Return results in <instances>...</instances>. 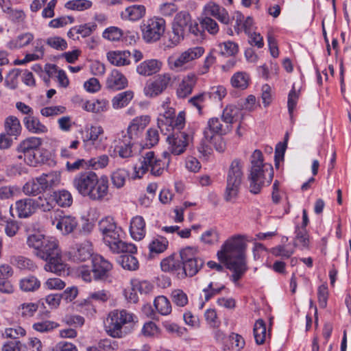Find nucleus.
<instances>
[{"label": "nucleus", "instance_id": "f257e3e1", "mask_svg": "<svg viewBox=\"0 0 351 351\" xmlns=\"http://www.w3.org/2000/svg\"><path fill=\"white\" fill-rule=\"evenodd\" d=\"M247 243L243 235H234L226 241L217 252L218 258L226 263L232 272L231 280L237 283L247 270L246 263Z\"/></svg>", "mask_w": 351, "mask_h": 351}, {"label": "nucleus", "instance_id": "f03ea898", "mask_svg": "<svg viewBox=\"0 0 351 351\" xmlns=\"http://www.w3.org/2000/svg\"><path fill=\"white\" fill-rule=\"evenodd\" d=\"M98 226L104 243L112 252L117 254L136 252L137 249L134 244L128 243L121 240L123 230L117 225L113 217L107 216L102 218L99 221Z\"/></svg>", "mask_w": 351, "mask_h": 351}, {"label": "nucleus", "instance_id": "7ed1b4c3", "mask_svg": "<svg viewBox=\"0 0 351 351\" xmlns=\"http://www.w3.org/2000/svg\"><path fill=\"white\" fill-rule=\"evenodd\" d=\"M251 167L248 180L252 193L258 194L266 184H269L274 177L273 167L263 162V156L259 149L254 151L250 158Z\"/></svg>", "mask_w": 351, "mask_h": 351}, {"label": "nucleus", "instance_id": "20e7f679", "mask_svg": "<svg viewBox=\"0 0 351 351\" xmlns=\"http://www.w3.org/2000/svg\"><path fill=\"white\" fill-rule=\"evenodd\" d=\"M35 256L46 262L44 269L46 271L62 275L66 269V264L62 260V252L57 239L47 237L43 245L35 252Z\"/></svg>", "mask_w": 351, "mask_h": 351}, {"label": "nucleus", "instance_id": "39448f33", "mask_svg": "<svg viewBox=\"0 0 351 351\" xmlns=\"http://www.w3.org/2000/svg\"><path fill=\"white\" fill-rule=\"evenodd\" d=\"M134 314L125 309L113 310L106 319L105 330L112 338H123L128 334L125 326L134 322Z\"/></svg>", "mask_w": 351, "mask_h": 351}, {"label": "nucleus", "instance_id": "423d86ee", "mask_svg": "<svg viewBox=\"0 0 351 351\" xmlns=\"http://www.w3.org/2000/svg\"><path fill=\"white\" fill-rule=\"evenodd\" d=\"M163 160L157 158L154 152H146L134 167V177L141 178L148 171L154 176H160L165 168L169 162V154L167 152L162 154Z\"/></svg>", "mask_w": 351, "mask_h": 351}, {"label": "nucleus", "instance_id": "0eeeda50", "mask_svg": "<svg viewBox=\"0 0 351 351\" xmlns=\"http://www.w3.org/2000/svg\"><path fill=\"white\" fill-rule=\"evenodd\" d=\"M42 144L43 140L39 137L31 136L23 140L16 147L17 158L32 167L44 162V160L38 156Z\"/></svg>", "mask_w": 351, "mask_h": 351}, {"label": "nucleus", "instance_id": "6e6552de", "mask_svg": "<svg viewBox=\"0 0 351 351\" xmlns=\"http://www.w3.org/2000/svg\"><path fill=\"white\" fill-rule=\"evenodd\" d=\"M243 162L239 158L234 159L230 163L224 193V199L227 202H231L238 195L243 178Z\"/></svg>", "mask_w": 351, "mask_h": 351}, {"label": "nucleus", "instance_id": "1a4fd4ad", "mask_svg": "<svg viewBox=\"0 0 351 351\" xmlns=\"http://www.w3.org/2000/svg\"><path fill=\"white\" fill-rule=\"evenodd\" d=\"M165 21L154 16L143 21L141 25L142 38L146 43H154L160 39L165 32Z\"/></svg>", "mask_w": 351, "mask_h": 351}, {"label": "nucleus", "instance_id": "9d476101", "mask_svg": "<svg viewBox=\"0 0 351 351\" xmlns=\"http://www.w3.org/2000/svg\"><path fill=\"white\" fill-rule=\"evenodd\" d=\"M204 53V49L202 47L189 48L178 57L169 56L167 59L168 66L172 71H182L185 70L187 63L200 58Z\"/></svg>", "mask_w": 351, "mask_h": 351}, {"label": "nucleus", "instance_id": "9b49d317", "mask_svg": "<svg viewBox=\"0 0 351 351\" xmlns=\"http://www.w3.org/2000/svg\"><path fill=\"white\" fill-rule=\"evenodd\" d=\"M194 131L192 129H188L186 131H177L168 136L167 141L169 144V152L174 155H180L183 154L189 142L193 140Z\"/></svg>", "mask_w": 351, "mask_h": 351}, {"label": "nucleus", "instance_id": "f8f14e48", "mask_svg": "<svg viewBox=\"0 0 351 351\" xmlns=\"http://www.w3.org/2000/svg\"><path fill=\"white\" fill-rule=\"evenodd\" d=\"M171 82V75L169 73L158 74L151 82L146 83L143 93L147 97H155L160 95Z\"/></svg>", "mask_w": 351, "mask_h": 351}, {"label": "nucleus", "instance_id": "ddd939ff", "mask_svg": "<svg viewBox=\"0 0 351 351\" xmlns=\"http://www.w3.org/2000/svg\"><path fill=\"white\" fill-rule=\"evenodd\" d=\"M98 177L93 171L80 172L73 178V186L80 195L86 197Z\"/></svg>", "mask_w": 351, "mask_h": 351}, {"label": "nucleus", "instance_id": "4468645a", "mask_svg": "<svg viewBox=\"0 0 351 351\" xmlns=\"http://www.w3.org/2000/svg\"><path fill=\"white\" fill-rule=\"evenodd\" d=\"M10 215L20 219H25L33 215L36 212L34 200L31 197H25L17 200L10 208Z\"/></svg>", "mask_w": 351, "mask_h": 351}, {"label": "nucleus", "instance_id": "2eb2a0df", "mask_svg": "<svg viewBox=\"0 0 351 351\" xmlns=\"http://www.w3.org/2000/svg\"><path fill=\"white\" fill-rule=\"evenodd\" d=\"M232 129L230 125L222 124L217 117L210 118L204 128L203 134L205 139L212 141L215 136H223L230 132Z\"/></svg>", "mask_w": 351, "mask_h": 351}, {"label": "nucleus", "instance_id": "dca6fc26", "mask_svg": "<svg viewBox=\"0 0 351 351\" xmlns=\"http://www.w3.org/2000/svg\"><path fill=\"white\" fill-rule=\"evenodd\" d=\"M94 183L90 191L87 194L86 197L95 202H102L107 199L108 195V180L106 176L99 178Z\"/></svg>", "mask_w": 351, "mask_h": 351}, {"label": "nucleus", "instance_id": "f3484780", "mask_svg": "<svg viewBox=\"0 0 351 351\" xmlns=\"http://www.w3.org/2000/svg\"><path fill=\"white\" fill-rule=\"evenodd\" d=\"M54 226L63 234L73 232L78 226V221L75 217L69 215H58L51 221Z\"/></svg>", "mask_w": 351, "mask_h": 351}, {"label": "nucleus", "instance_id": "a211bd4d", "mask_svg": "<svg viewBox=\"0 0 351 351\" xmlns=\"http://www.w3.org/2000/svg\"><path fill=\"white\" fill-rule=\"evenodd\" d=\"M93 273L96 279H104L109 276L112 269L110 261L100 255H95L92 260Z\"/></svg>", "mask_w": 351, "mask_h": 351}, {"label": "nucleus", "instance_id": "6ab92c4d", "mask_svg": "<svg viewBox=\"0 0 351 351\" xmlns=\"http://www.w3.org/2000/svg\"><path fill=\"white\" fill-rule=\"evenodd\" d=\"M151 121L149 115H141L134 118L128 127V134L132 139L138 138Z\"/></svg>", "mask_w": 351, "mask_h": 351}, {"label": "nucleus", "instance_id": "aec40b11", "mask_svg": "<svg viewBox=\"0 0 351 351\" xmlns=\"http://www.w3.org/2000/svg\"><path fill=\"white\" fill-rule=\"evenodd\" d=\"M204 12L206 16H213L225 25L230 23V17L227 10L214 2H208L204 6Z\"/></svg>", "mask_w": 351, "mask_h": 351}, {"label": "nucleus", "instance_id": "412c9836", "mask_svg": "<svg viewBox=\"0 0 351 351\" xmlns=\"http://www.w3.org/2000/svg\"><path fill=\"white\" fill-rule=\"evenodd\" d=\"M132 138L130 136H123V138L115 139L111 147H113L114 152L122 158H130L132 156Z\"/></svg>", "mask_w": 351, "mask_h": 351}, {"label": "nucleus", "instance_id": "4be33fe9", "mask_svg": "<svg viewBox=\"0 0 351 351\" xmlns=\"http://www.w3.org/2000/svg\"><path fill=\"white\" fill-rule=\"evenodd\" d=\"M181 261L175 258L174 255H170L162 260L160 263L161 269L165 272H168L176 275L178 278L184 279V271L182 269Z\"/></svg>", "mask_w": 351, "mask_h": 351}, {"label": "nucleus", "instance_id": "5701e85b", "mask_svg": "<svg viewBox=\"0 0 351 351\" xmlns=\"http://www.w3.org/2000/svg\"><path fill=\"white\" fill-rule=\"evenodd\" d=\"M162 67V62L157 59H150L141 62L136 67V72L143 76H150L158 73Z\"/></svg>", "mask_w": 351, "mask_h": 351}, {"label": "nucleus", "instance_id": "b1692460", "mask_svg": "<svg viewBox=\"0 0 351 351\" xmlns=\"http://www.w3.org/2000/svg\"><path fill=\"white\" fill-rule=\"evenodd\" d=\"M104 130L100 125H92L88 130L86 140L84 141L85 146H93L96 149H104L102 138Z\"/></svg>", "mask_w": 351, "mask_h": 351}, {"label": "nucleus", "instance_id": "393cba45", "mask_svg": "<svg viewBox=\"0 0 351 351\" xmlns=\"http://www.w3.org/2000/svg\"><path fill=\"white\" fill-rule=\"evenodd\" d=\"M128 80L117 69H113L106 79V87L108 89L119 90L128 86Z\"/></svg>", "mask_w": 351, "mask_h": 351}, {"label": "nucleus", "instance_id": "a878e982", "mask_svg": "<svg viewBox=\"0 0 351 351\" xmlns=\"http://www.w3.org/2000/svg\"><path fill=\"white\" fill-rule=\"evenodd\" d=\"M130 233L136 241L142 240L146 234L145 222L141 216L134 217L130 221Z\"/></svg>", "mask_w": 351, "mask_h": 351}, {"label": "nucleus", "instance_id": "bb28decb", "mask_svg": "<svg viewBox=\"0 0 351 351\" xmlns=\"http://www.w3.org/2000/svg\"><path fill=\"white\" fill-rule=\"evenodd\" d=\"M243 117L242 110L240 108L234 105L227 106L223 110L221 119L226 125H232L239 121Z\"/></svg>", "mask_w": 351, "mask_h": 351}, {"label": "nucleus", "instance_id": "cd10ccee", "mask_svg": "<svg viewBox=\"0 0 351 351\" xmlns=\"http://www.w3.org/2000/svg\"><path fill=\"white\" fill-rule=\"evenodd\" d=\"M23 121L25 128L32 134H40L48 132L47 127L33 114L29 117H25Z\"/></svg>", "mask_w": 351, "mask_h": 351}, {"label": "nucleus", "instance_id": "c85d7f7f", "mask_svg": "<svg viewBox=\"0 0 351 351\" xmlns=\"http://www.w3.org/2000/svg\"><path fill=\"white\" fill-rule=\"evenodd\" d=\"M196 82L197 77L194 73H189L184 77L177 90L178 96L180 98H184L190 95Z\"/></svg>", "mask_w": 351, "mask_h": 351}, {"label": "nucleus", "instance_id": "c756f323", "mask_svg": "<svg viewBox=\"0 0 351 351\" xmlns=\"http://www.w3.org/2000/svg\"><path fill=\"white\" fill-rule=\"evenodd\" d=\"M38 177L45 191L58 186L61 182V173L57 171L43 173Z\"/></svg>", "mask_w": 351, "mask_h": 351}, {"label": "nucleus", "instance_id": "7c9ffc66", "mask_svg": "<svg viewBox=\"0 0 351 351\" xmlns=\"http://www.w3.org/2000/svg\"><path fill=\"white\" fill-rule=\"evenodd\" d=\"M131 52L129 51H110L107 54L108 61L117 66H122L130 64V57Z\"/></svg>", "mask_w": 351, "mask_h": 351}, {"label": "nucleus", "instance_id": "2f4dec72", "mask_svg": "<svg viewBox=\"0 0 351 351\" xmlns=\"http://www.w3.org/2000/svg\"><path fill=\"white\" fill-rule=\"evenodd\" d=\"M92 255L93 250L88 242L77 245L75 250L73 252L74 261L78 262L86 261L90 259Z\"/></svg>", "mask_w": 351, "mask_h": 351}, {"label": "nucleus", "instance_id": "473e14b6", "mask_svg": "<svg viewBox=\"0 0 351 351\" xmlns=\"http://www.w3.org/2000/svg\"><path fill=\"white\" fill-rule=\"evenodd\" d=\"M295 234L293 239L294 247L301 250L308 249L310 241L306 229L297 226L295 228Z\"/></svg>", "mask_w": 351, "mask_h": 351}, {"label": "nucleus", "instance_id": "72a5a7b5", "mask_svg": "<svg viewBox=\"0 0 351 351\" xmlns=\"http://www.w3.org/2000/svg\"><path fill=\"white\" fill-rule=\"evenodd\" d=\"M134 92L128 90L118 93L112 99V106L115 110L126 107L134 98Z\"/></svg>", "mask_w": 351, "mask_h": 351}, {"label": "nucleus", "instance_id": "f704fd0d", "mask_svg": "<svg viewBox=\"0 0 351 351\" xmlns=\"http://www.w3.org/2000/svg\"><path fill=\"white\" fill-rule=\"evenodd\" d=\"M109 102L106 99H98L91 101H86L82 104V108L90 112L100 113L105 112L108 110Z\"/></svg>", "mask_w": 351, "mask_h": 351}, {"label": "nucleus", "instance_id": "c9c22d12", "mask_svg": "<svg viewBox=\"0 0 351 351\" xmlns=\"http://www.w3.org/2000/svg\"><path fill=\"white\" fill-rule=\"evenodd\" d=\"M145 14V8L142 5H134L121 12V18L128 21H137Z\"/></svg>", "mask_w": 351, "mask_h": 351}, {"label": "nucleus", "instance_id": "e433bc0d", "mask_svg": "<svg viewBox=\"0 0 351 351\" xmlns=\"http://www.w3.org/2000/svg\"><path fill=\"white\" fill-rule=\"evenodd\" d=\"M53 197L55 205L66 208L70 207L73 204V196L71 193L65 189L58 190L53 192Z\"/></svg>", "mask_w": 351, "mask_h": 351}, {"label": "nucleus", "instance_id": "4c0bfd02", "mask_svg": "<svg viewBox=\"0 0 351 351\" xmlns=\"http://www.w3.org/2000/svg\"><path fill=\"white\" fill-rule=\"evenodd\" d=\"M34 35L30 32L21 34L16 38L10 40L7 46L10 49H17L28 45L33 40Z\"/></svg>", "mask_w": 351, "mask_h": 351}, {"label": "nucleus", "instance_id": "58836bf2", "mask_svg": "<svg viewBox=\"0 0 351 351\" xmlns=\"http://www.w3.org/2000/svg\"><path fill=\"white\" fill-rule=\"evenodd\" d=\"M10 263L21 270L34 271L38 266L30 258L23 256H13L10 258Z\"/></svg>", "mask_w": 351, "mask_h": 351}, {"label": "nucleus", "instance_id": "ea45409f", "mask_svg": "<svg viewBox=\"0 0 351 351\" xmlns=\"http://www.w3.org/2000/svg\"><path fill=\"white\" fill-rule=\"evenodd\" d=\"M40 281L34 276L29 275L19 281V288L23 292H35L40 287Z\"/></svg>", "mask_w": 351, "mask_h": 351}, {"label": "nucleus", "instance_id": "a19ab883", "mask_svg": "<svg viewBox=\"0 0 351 351\" xmlns=\"http://www.w3.org/2000/svg\"><path fill=\"white\" fill-rule=\"evenodd\" d=\"M250 77L247 73L245 71H238L235 73L230 78L231 85L240 90L246 89L250 84Z\"/></svg>", "mask_w": 351, "mask_h": 351}, {"label": "nucleus", "instance_id": "79ce46f5", "mask_svg": "<svg viewBox=\"0 0 351 351\" xmlns=\"http://www.w3.org/2000/svg\"><path fill=\"white\" fill-rule=\"evenodd\" d=\"M23 192L27 196H36L44 192L39 177L27 182L22 188Z\"/></svg>", "mask_w": 351, "mask_h": 351}, {"label": "nucleus", "instance_id": "37998d69", "mask_svg": "<svg viewBox=\"0 0 351 351\" xmlns=\"http://www.w3.org/2000/svg\"><path fill=\"white\" fill-rule=\"evenodd\" d=\"M5 130L8 135L18 136L20 135L22 127L19 119L15 116H9L5 120Z\"/></svg>", "mask_w": 351, "mask_h": 351}, {"label": "nucleus", "instance_id": "c03bdc74", "mask_svg": "<svg viewBox=\"0 0 351 351\" xmlns=\"http://www.w3.org/2000/svg\"><path fill=\"white\" fill-rule=\"evenodd\" d=\"M46 71L49 77H56L59 84L62 87H66L69 85V79L63 70L58 69V67L54 65H49Z\"/></svg>", "mask_w": 351, "mask_h": 351}, {"label": "nucleus", "instance_id": "a18cd8bd", "mask_svg": "<svg viewBox=\"0 0 351 351\" xmlns=\"http://www.w3.org/2000/svg\"><path fill=\"white\" fill-rule=\"evenodd\" d=\"M125 254L121 255L119 259L118 262L121 265V267L130 271H134L138 268V261L137 258L134 256V253L125 252Z\"/></svg>", "mask_w": 351, "mask_h": 351}, {"label": "nucleus", "instance_id": "49530a36", "mask_svg": "<svg viewBox=\"0 0 351 351\" xmlns=\"http://www.w3.org/2000/svg\"><path fill=\"white\" fill-rule=\"evenodd\" d=\"M191 22V18L190 14L186 12H180L174 18L172 26L186 33Z\"/></svg>", "mask_w": 351, "mask_h": 351}, {"label": "nucleus", "instance_id": "de8ad7c7", "mask_svg": "<svg viewBox=\"0 0 351 351\" xmlns=\"http://www.w3.org/2000/svg\"><path fill=\"white\" fill-rule=\"evenodd\" d=\"M34 200L36 210L40 209L43 212H49L55 206L53 194L47 196H39L38 198L34 199Z\"/></svg>", "mask_w": 351, "mask_h": 351}, {"label": "nucleus", "instance_id": "09e8293b", "mask_svg": "<svg viewBox=\"0 0 351 351\" xmlns=\"http://www.w3.org/2000/svg\"><path fill=\"white\" fill-rule=\"evenodd\" d=\"M39 307L38 302H24L17 307V313L23 318L32 317Z\"/></svg>", "mask_w": 351, "mask_h": 351}, {"label": "nucleus", "instance_id": "8fccbe9b", "mask_svg": "<svg viewBox=\"0 0 351 351\" xmlns=\"http://www.w3.org/2000/svg\"><path fill=\"white\" fill-rule=\"evenodd\" d=\"M169 242L162 237L154 238L149 244V250L151 254H158L164 252L167 247Z\"/></svg>", "mask_w": 351, "mask_h": 351}, {"label": "nucleus", "instance_id": "3c124183", "mask_svg": "<svg viewBox=\"0 0 351 351\" xmlns=\"http://www.w3.org/2000/svg\"><path fill=\"white\" fill-rule=\"evenodd\" d=\"M267 335H269V334L267 332L265 322L261 319H258L254 326V336L256 343L258 345L263 344L265 341Z\"/></svg>", "mask_w": 351, "mask_h": 351}, {"label": "nucleus", "instance_id": "603ef678", "mask_svg": "<svg viewBox=\"0 0 351 351\" xmlns=\"http://www.w3.org/2000/svg\"><path fill=\"white\" fill-rule=\"evenodd\" d=\"M46 238V236L39 232L32 233L27 236L26 243L29 248L34 250L35 254L40 249Z\"/></svg>", "mask_w": 351, "mask_h": 351}, {"label": "nucleus", "instance_id": "864d4df0", "mask_svg": "<svg viewBox=\"0 0 351 351\" xmlns=\"http://www.w3.org/2000/svg\"><path fill=\"white\" fill-rule=\"evenodd\" d=\"M129 173L125 169H116L111 174V181L113 186L117 189L122 188L125 185Z\"/></svg>", "mask_w": 351, "mask_h": 351}, {"label": "nucleus", "instance_id": "5fc2aeb1", "mask_svg": "<svg viewBox=\"0 0 351 351\" xmlns=\"http://www.w3.org/2000/svg\"><path fill=\"white\" fill-rule=\"evenodd\" d=\"M154 304L158 312L162 315H168L172 311L170 301L164 295L156 297Z\"/></svg>", "mask_w": 351, "mask_h": 351}, {"label": "nucleus", "instance_id": "6e6d98bb", "mask_svg": "<svg viewBox=\"0 0 351 351\" xmlns=\"http://www.w3.org/2000/svg\"><path fill=\"white\" fill-rule=\"evenodd\" d=\"M204 265L202 259L199 258L182 265V269L185 273L184 278L187 276L193 277L197 274Z\"/></svg>", "mask_w": 351, "mask_h": 351}, {"label": "nucleus", "instance_id": "4d7b16f0", "mask_svg": "<svg viewBox=\"0 0 351 351\" xmlns=\"http://www.w3.org/2000/svg\"><path fill=\"white\" fill-rule=\"evenodd\" d=\"M202 28L211 35H216L219 31V27L215 20L205 16L199 21Z\"/></svg>", "mask_w": 351, "mask_h": 351}, {"label": "nucleus", "instance_id": "13d9d810", "mask_svg": "<svg viewBox=\"0 0 351 351\" xmlns=\"http://www.w3.org/2000/svg\"><path fill=\"white\" fill-rule=\"evenodd\" d=\"M200 240L205 245H214L219 241V233L217 228H210L201 235Z\"/></svg>", "mask_w": 351, "mask_h": 351}, {"label": "nucleus", "instance_id": "bf43d9fd", "mask_svg": "<svg viewBox=\"0 0 351 351\" xmlns=\"http://www.w3.org/2000/svg\"><path fill=\"white\" fill-rule=\"evenodd\" d=\"M92 5L89 0H71L65 3L64 7L68 10L84 11L90 8Z\"/></svg>", "mask_w": 351, "mask_h": 351}, {"label": "nucleus", "instance_id": "052dcab7", "mask_svg": "<svg viewBox=\"0 0 351 351\" xmlns=\"http://www.w3.org/2000/svg\"><path fill=\"white\" fill-rule=\"evenodd\" d=\"M198 250L197 247H186L180 252L181 263L184 265L192 261L199 259L197 256Z\"/></svg>", "mask_w": 351, "mask_h": 351}, {"label": "nucleus", "instance_id": "680f3d73", "mask_svg": "<svg viewBox=\"0 0 351 351\" xmlns=\"http://www.w3.org/2000/svg\"><path fill=\"white\" fill-rule=\"evenodd\" d=\"M59 324L51 320L38 322L32 325V328L39 332H49L57 328Z\"/></svg>", "mask_w": 351, "mask_h": 351}, {"label": "nucleus", "instance_id": "e2e57ef3", "mask_svg": "<svg viewBox=\"0 0 351 351\" xmlns=\"http://www.w3.org/2000/svg\"><path fill=\"white\" fill-rule=\"evenodd\" d=\"M219 53L226 56H230L237 53L238 45L232 41H226L218 45Z\"/></svg>", "mask_w": 351, "mask_h": 351}, {"label": "nucleus", "instance_id": "0e129e2a", "mask_svg": "<svg viewBox=\"0 0 351 351\" xmlns=\"http://www.w3.org/2000/svg\"><path fill=\"white\" fill-rule=\"evenodd\" d=\"M131 285L134 291H138L143 294L150 293L154 288L152 284L147 280H132Z\"/></svg>", "mask_w": 351, "mask_h": 351}, {"label": "nucleus", "instance_id": "69168bd1", "mask_svg": "<svg viewBox=\"0 0 351 351\" xmlns=\"http://www.w3.org/2000/svg\"><path fill=\"white\" fill-rule=\"evenodd\" d=\"M171 298L173 302L178 306L183 307L188 303V296L182 289L173 290Z\"/></svg>", "mask_w": 351, "mask_h": 351}, {"label": "nucleus", "instance_id": "338daca9", "mask_svg": "<svg viewBox=\"0 0 351 351\" xmlns=\"http://www.w3.org/2000/svg\"><path fill=\"white\" fill-rule=\"evenodd\" d=\"M46 44L50 47L63 51L67 48L66 41L60 36H51L46 40Z\"/></svg>", "mask_w": 351, "mask_h": 351}, {"label": "nucleus", "instance_id": "774afa93", "mask_svg": "<svg viewBox=\"0 0 351 351\" xmlns=\"http://www.w3.org/2000/svg\"><path fill=\"white\" fill-rule=\"evenodd\" d=\"M25 335L26 330L20 326H16L14 328H7L2 334L3 337L13 339L24 337Z\"/></svg>", "mask_w": 351, "mask_h": 351}]
</instances>
